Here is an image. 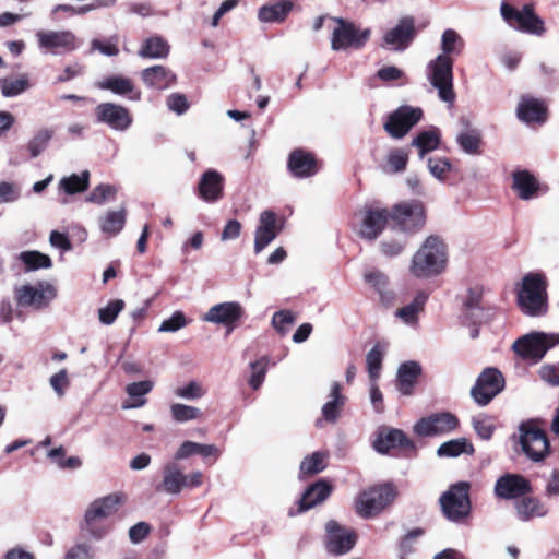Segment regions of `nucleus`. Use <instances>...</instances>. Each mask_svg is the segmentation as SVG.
<instances>
[{
	"label": "nucleus",
	"mask_w": 559,
	"mask_h": 559,
	"mask_svg": "<svg viewBox=\"0 0 559 559\" xmlns=\"http://www.w3.org/2000/svg\"><path fill=\"white\" fill-rule=\"evenodd\" d=\"M547 280L543 273H527L516 290L520 310L530 317H542L548 311Z\"/></svg>",
	"instance_id": "obj_1"
},
{
	"label": "nucleus",
	"mask_w": 559,
	"mask_h": 559,
	"mask_svg": "<svg viewBox=\"0 0 559 559\" xmlns=\"http://www.w3.org/2000/svg\"><path fill=\"white\" fill-rule=\"evenodd\" d=\"M445 266V243L438 236H429L413 255L409 271L417 278H427L439 275Z\"/></svg>",
	"instance_id": "obj_2"
},
{
	"label": "nucleus",
	"mask_w": 559,
	"mask_h": 559,
	"mask_svg": "<svg viewBox=\"0 0 559 559\" xmlns=\"http://www.w3.org/2000/svg\"><path fill=\"white\" fill-rule=\"evenodd\" d=\"M126 500L124 493L115 492L93 501L85 512L82 530L96 539L103 538L107 531L100 522L115 514Z\"/></svg>",
	"instance_id": "obj_3"
},
{
	"label": "nucleus",
	"mask_w": 559,
	"mask_h": 559,
	"mask_svg": "<svg viewBox=\"0 0 559 559\" xmlns=\"http://www.w3.org/2000/svg\"><path fill=\"white\" fill-rule=\"evenodd\" d=\"M395 497L396 491L392 484L369 487L358 495L355 506L356 513L365 519L376 516L391 504Z\"/></svg>",
	"instance_id": "obj_4"
},
{
	"label": "nucleus",
	"mask_w": 559,
	"mask_h": 559,
	"mask_svg": "<svg viewBox=\"0 0 559 559\" xmlns=\"http://www.w3.org/2000/svg\"><path fill=\"white\" fill-rule=\"evenodd\" d=\"M393 227L406 233L415 234L426 223V210L419 200L402 201L390 209Z\"/></svg>",
	"instance_id": "obj_5"
},
{
	"label": "nucleus",
	"mask_w": 559,
	"mask_h": 559,
	"mask_svg": "<svg viewBox=\"0 0 559 559\" xmlns=\"http://www.w3.org/2000/svg\"><path fill=\"white\" fill-rule=\"evenodd\" d=\"M520 444L525 455L533 462L544 461L550 453V442L537 420H527L520 425Z\"/></svg>",
	"instance_id": "obj_6"
},
{
	"label": "nucleus",
	"mask_w": 559,
	"mask_h": 559,
	"mask_svg": "<svg viewBox=\"0 0 559 559\" xmlns=\"http://www.w3.org/2000/svg\"><path fill=\"white\" fill-rule=\"evenodd\" d=\"M336 26L331 38V48L335 51L361 49L370 38V29H361L354 22L343 17H333Z\"/></svg>",
	"instance_id": "obj_7"
},
{
	"label": "nucleus",
	"mask_w": 559,
	"mask_h": 559,
	"mask_svg": "<svg viewBox=\"0 0 559 559\" xmlns=\"http://www.w3.org/2000/svg\"><path fill=\"white\" fill-rule=\"evenodd\" d=\"M469 483L460 481L450 486L449 490L442 493L440 504L448 520L459 522L469 514Z\"/></svg>",
	"instance_id": "obj_8"
},
{
	"label": "nucleus",
	"mask_w": 559,
	"mask_h": 559,
	"mask_svg": "<svg viewBox=\"0 0 559 559\" xmlns=\"http://www.w3.org/2000/svg\"><path fill=\"white\" fill-rule=\"evenodd\" d=\"M501 15L511 26L523 33L543 35L545 33L544 21L535 13L533 4H525L518 10L507 2L501 3Z\"/></svg>",
	"instance_id": "obj_9"
},
{
	"label": "nucleus",
	"mask_w": 559,
	"mask_h": 559,
	"mask_svg": "<svg viewBox=\"0 0 559 559\" xmlns=\"http://www.w3.org/2000/svg\"><path fill=\"white\" fill-rule=\"evenodd\" d=\"M557 344H559V334L535 332L518 338L512 348L521 358L537 362Z\"/></svg>",
	"instance_id": "obj_10"
},
{
	"label": "nucleus",
	"mask_w": 559,
	"mask_h": 559,
	"mask_svg": "<svg viewBox=\"0 0 559 559\" xmlns=\"http://www.w3.org/2000/svg\"><path fill=\"white\" fill-rule=\"evenodd\" d=\"M504 385L506 381L501 371L497 368L488 367L478 376L471 390V395L478 405L485 406L504 389Z\"/></svg>",
	"instance_id": "obj_11"
},
{
	"label": "nucleus",
	"mask_w": 559,
	"mask_h": 559,
	"mask_svg": "<svg viewBox=\"0 0 559 559\" xmlns=\"http://www.w3.org/2000/svg\"><path fill=\"white\" fill-rule=\"evenodd\" d=\"M423 116L421 108L403 105L388 116L383 128L391 138L402 139L421 120Z\"/></svg>",
	"instance_id": "obj_12"
},
{
	"label": "nucleus",
	"mask_w": 559,
	"mask_h": 559,
	"mask_svg": "<svg viewBox=\"0 0 559 559\" xmlns=\"http://www.w3.org/2000/svg\"><path fill=\"white\" fill-rule=\"evenodd\" d=\"M324 546L332 556H342L350 551L357 543L358 535L353 528L342 526L331 520L325 525Z\"/></svg>",
	"instance_id": "obj_13"
},
{
	"label": "nucleus",
	"mask_w": 559,
	"mask_h": 559,
	"mask_svg": "<svg viewBox=\"0 0 559 559\" xmlns=\"http://www.w3.org/2000/svg\"><path fill=\"white\" fill-rule=\"evenodd\" d=\"M430 82L438 90L439 97L447 103H453L455 93L453 91V61L447 55H439L430 64Z\"/></svg>",
	"instance_id": "obj_14"
},
{
	"label": "nucleus",
	"mask_w": 559,
	"mask_h": 559,
	"mask_svg": "<svg viewBox=\"0 0 559 559\" xmlns=\"http://www.w3.org/2000/svg\"><path fill=\"white\" fill-rule=\"evenodd\" d=\"M460 425L459 418L449 413H436L420 418L414 425V432L420 437L445 435L454 431Z\"/></svg>",
	"instance_id": "obj_15"
},
{
	"label": "nucleus",
	"mask_w": 559,
	"mask_h": 559,
	"mask_svg": "<svg viewBox=\"0 0 559 559\" xmlns=\"http://www.w3.org/2000/svg\"><path fill=\"white\" fill-rule=\"evenodd\" d=\"M283 228L284 221L280 219L274 211H263L254 234V252H261L282 233Z\"/></svg>",
	"instance_id": "obj_16"
},
{
	"label": "nucleus",
	"mask_w": 559,
	"mask_h": 559,
	"mask_svg": "<svg viewBox=\"0 0 559 559\" xmlns=\"http://www.w3.org/2000/svg\"><path fill=\"white\" fill-rule=\"evenodd\" d=\"M374 449L382 454L390 453L391 450L400 449L404 452L415 455L417 450L413 440L406 433L396 428L382 429L373 442Z\"/></svg>",
	"instance_id": "obj_17"
},
{
	"label": "nucleus",
	"mask_w": 559,
	"mask_h": 559,
	"mask_svg": "<svg viewBox=\"0 0 559 559\" xmlns=\"http://www.w3.org/2000/svg\"><path fill=\"white\" fill-rule=\"evenodd\" d=\"M531 481L520 474L507 473L500 476L495 485V495L504 500L520 499L532 493Z\"/></svg>",
	"instance_id": "obj_18"
},
{
	"label": "nucleus",
	"mask_w": 559,
	"mask_h": 559,
	"mask_svg": "<svg viewBox=\"0 0 559 559\" xmlns=\"http://www.w3.org/2000/svg\"><path fill=\"white\" fill-rule=\"evenodd\" d=\"M390 221V209L379 206L366 207L359 229L360 237L369 241L376 240Z\"/></svg>",
	"instance_id": "obj_19"
},
{
	"label": "nucleus",
	"mask_w": 559,
	"mask_h": 559,
	"mask_svg": "<svg viewBox=\"0 0 559 559\" xmlns=\"http://www.w3.org/2000/svg\"><path fill=\"white\" fill-rule=\"evenodd\" d=\"M320 162L317 156L304 148L293 150L287 158V169L295 178H309L320 170Z\"/></svg>",
	"instance_id": "obj_20"
},
{
	"label": "nucleus",
	"mask_w": 559,
	"mask_h": 559,
	"mask_svg": "<svg viewBox=\"0 0 559 559\" xmlns=\"http://www.w3.org/2000/svg\"><path fill=\"white\" fill-rule=\"evenodd\" d=\"M98 122L108 124L111 129L118 131L127 130L132 123L130 111L114 103H102L95 108Z\"/></svg>",
	"instance_id": "obj_21"
},
{
	"label": "nucleus",
	"mask_w": 559,
	"mask_h": 559,
	"mask_svg": "<svg viewBox=\"0 0 559 559\" xmlns=\"http://www.w3.org/2000/svg\"><path fill=\"white\" fill-rule=\"evenodd\" d=\"M243 313V308L239 302L227 301L211 307L205 313L203 320L223 324L228 328V333H230L240 321Z\"/></svg>",
	"instance_id": "obj_22"
},
{
	"label": "nucleus",
	"mask_w": 559,
	"mask_h": 559,
	"mask_svg": "<svg viewBox=\"0 0 559 559\" xmlns=\"http://www.w3.org/2000/svg\"><path fill=\"white\" fill-rule=\"evenodd\" d=\"M516 117L526 124H543L548 119V107L543 99L523 95L516 107Z\"/></svg>",
	"instance_id": "obj_23"
},
{
	"label": "nucleus",
	"mask_w": 559,
	"mask_h": 559,
	"mask_svg": "<svg viewBox=\"0 0 559 559\" xmlns=\"http://www.w3.org/2000/svg\"><path fill=\"white\" fill-rule=\"evenodd\" d=\"M333 491V486L325 479L317 480L311 484L302 493L298 501L297 509H290L288 514L290 516L304 513L317 504L326 500Z\"/></svg>",
	"instance_id": "obj_24"
},
{
	"label": "nucleus",
	"mask_w": 559,
	"mask_h": 559,
	"mask_svg": "<svg viewBox=\"0 0 559 559\" xmlns=\"http://www.w3.org/2000/svg\"><path fill=\"white\" fill-rule=\"evenodd\" d=\"M199 197L205 202L218 201L224 193V177L216 170H206L198 185Z\"/></svg>",
	"instance_id": "obj_25"
},
{
	"label": "nucleus",
	"mask_w": 559,
	"mask_h": 559,
	"mask_svg": "<svg viewBox=\"0 0 559 559\" xmlns=\"http://www.w3.org/2000/svg\"><path fill=\"white\" fill-rule=\"evenodd\" d=\"M416 28L414 19L406 16L384 35V41L396 49H405L415 38Z\"/></svg>",
	"instance_id": "obj_26"
},
{
	"label": "nucleus",
	"mask_w": 559,
	"mask_h": 559,
	"mask_svg": "<svg viewBox=\"0 0 559 559\" xmlns=\"http://www.w3.org/2000/svg\"><path fill=\"white\" fill-rule=\"evenodd\" d=\"M512 179V189L521 200L536 198L543 190L538 179L526 169L513 171Z\"/></svg>",
	"instance_id": "obj_27"
},
{
	"label": "nucleus",
	"mask_w": 559,
	"mask_h": 559,
	"mask_svg": "<svg viewBox=\"0 0 559 559\" xmlns=\"http://www.w3.org/2000/svg\"><path fill=\"white\" fill-rule=\"evenodd\" d=\"M39 46L58 53L59 50L72 51L75 49V36L69 31L39 32L37 34Z\"/></svg>",
	"instance_id": "obj_28"
},
{
	"label": "nucleus",
	"mask_w": 559,
	"mask_h": 559,
	"mask_svg": "<svg viewBox=\"0 0 559 559\" xmlns=\"http://www.w3.org/2000/svg\"><path fill=\"white\" fill-rule=\"evenodd\" d=\"M421 374V367L417 361H406L399 367L396 388L403 395H412L414 386Z\"/></svg>",
	"instance_id": "obj_29"
},
{
	"label": "nucleus",
	"mask_w": 559,
	"mask_h": 559,
	"mask_svg": "<svg viewBox=\"0 0 559 559\" xmlns=\"http://www.w3.org/2000/svg\"><path fill=\"white\" fill-rule=\"evenodd\" d=\"M141 79L148 87L165 90L175 83L176 75L164 66H153L141 72Z\"/></svg>",
	"instance_id": "obj_30"
},
{
	"label": "nucleus",
	"mask_w": 559,
	"mask_h": 559,
	"mask_svg": "<svg viewBox=\"0 0 559 559\" xmlns=\"http://www.w3.org/2000/svg\"><path fill=\"white\" fill-rule=\"evenodd\" d=\"M183 474L175 463H168L163 468V480L156 486V491L178 495L183 489Z\"/></svg>",
	"instance_id": "obj_31"
},
{
	"label": "nucleus",
	"mask_w": 559,
	"mask_h": 559,
	"mask_svg": "<svg viewBox=\"0 0 559 559\" xmlns=\"http://www.w3.org/2000/svg\"><path fill=\"white\" fill-rule=\"evenodd\" d=\"M290 0H280L272 4H264L259 9L258 17L264 23H282L293 10Z\"/></svg>",
	"instance_id": "obj_32"
},
{
	"label": "nucleus",
	"mask_w": 559,
	"mask_h": 559,
	"mask_svg": "<svg viewBox=\"0 0 559 559\" xmlns=\"http://www.w3.org/2000/svg\"><path fill=\"white\" fill-rule=\"evenodd\" d=\"M102 87L118 95H128L131 100L141 99V92L135 90L133 82L129 78L120 75L109 76L103 82Z\"/></svg>",
	"instance_id": "obj_33"
},
{
	"label": "nucleus",
	"mask_w": 559,
	"mask_h": 559,
	"mask_svg": "<svg viewBox=\"0 0 559 559\" xmlns=\"http://www.w3.org/2000/svg\"><path fill=\"white\" fill-rule=\"evenodd\" d=\"M518 515L523 521H530L533 518L544 516L547 514V509L544 503L535 497L526 495L521 497L515 503Z\"/></svg>",
	"instance_id": "obj_34"
},
{
	"label": "nucleus",
	"mask_w": 559,
	"mask_h": 559,
	"mask_svg": "<svg viewBox=\"0 0 559 559\" xmlns=\"http://www.w3.org/2000/svg\"><path fill=\"white\" fill-rule=\"evenodd\" d=\"M483 289L480 287H472L467 292V297L464 301V313L475 316V311L480 312V316L475 319L477 322H489L491 314L489 310H486L483 305Z\"/></svg>",
	"instance_id": "obj_35"
},
{
	"label": "nucleus",
	"mask_w": 559,
	"mask_h": 559,
	"mask_svg": "<svg viewBox=\"0 0 559 559\" xmlns=\"http://www.w3.org/2000/svg\"><path fill=\"white\" fill-rule=\"evenodd\" d=\"M170 46L162 36H152L143 41L139 56L145 59H162L169 55Z\"/></svg>",
	"instance_id": "obj_36"
},
{
	"label": "nucleus",
	"mask_w": 559,
	"mask_h": 559,
	"mask_svg": "<svg viewBox=\"0 0 559 559\" xmlns=\"http://www.w3.org/2000/svg\"><path fill=\"white\" fill-rule=\"evenodd\" d=\"M474 452L473 443L466 438H457L443 442L437 450V454L440 457H456L463 453L472 455Z\"/></svg>",
	"instance_id": "obj_37"
},
{
	"label": "nucleus",
	"mask_w": 559,
	"mask_h": 559,
	"mask_svg": "<svg viewBox=\"0 0 559 559\" xmlns=\"http://www.w3.org/2000/svg\"><path fill=\"white\" fill-rule=\"evenodd\" d=\"M365 282L370 285L380 295L381 300L390 304L393 299V294L388 289L389 277L379 270H370L364 275Z\"/></svg>",
	"instance_id": "obj_38"
},
{
	"label": "nucleus",
	"mask_w": 559,
	"mask_h": 559,
	"mask_svg": "<svg viewBox=\"0 0 559 559\" xmlns=\"http://www.w3.org/2000/svg\"><path fill=\"white\" fill-rule=\"evenodd\" d=\"M440 132L438 129H431L419 132L412 141V145L418 148V154L423 158L426 154L437 150L440 145Z\"/></svg>",
	"instance_id": "obj_39"
},
{
	"label": "nucleus",
	"mask_w": 559,
	"mask_h": 559,
	"mask_svg": "<svg viewBox=\"0 0 559 559\" xmlns=\"http://www.w3.org/2000/svg\"><path fill=\"white\" fill-rule=\"evenodd\" d=\"M15 299L19 306L41 308L45 304V294L31 285H23L15 289Z\"/></svg>",
	"instance_id": "obj_40"
},
{
	"label": "nucleus",
	"mask_w": 559,
	"mask_h": 559,
	"mask_svg": "<svg viewBox=\"0 0 559 559\" xmlns=\"http://www.w3.org/2000/svg\"><path fill=\"white\" fill-rule=\"evenodd\" d=\"M427 298L428 297L424 292H419L411 304L396 310V317H399L406 324L417 323L418 313L424 310Z\"/></svg>",
	"instance_id": "obj_41"
},
{
	"label": "nucleus",
	"mask_w": 559,
	"mask_h": 559,
	"mask_svg": "<svg viewBox=\"0 0 559 559\" xmlns=\"http://www.w3.org/2000/svg\"><path fill=\"white\" fill-rule=\"evenodd\" d=\"M199 454L203 457L218 456V449L214 444H201L193 441H185L175 454L176 460H183L190 455Z\"/></svg>",
	"instance_id": "obj_42"
},
{
	"label": "nucleus",
	"mask_w": 559,
	"mask_h": 559,
	"mask_svg": "<svg viewBox=\"0 0 559 559\" xmlns=\"http://www.w3.org/2000/svg\"><path fill=\"white\" fill-rule=\"evenodd\" d=\"M127 212L124 209L119 211H108L103 217L99 218V226L103 233L116 236L119 234L126 224Z\"/></svg>",
	"instance_id": "obj_43"
},
{
	"label": "nucleus",
	"mask_w": 559,
	"mask_h": 559,
	"mask_svg": "<svg viewBox=\"0 0 559 559\" xmlns=\"http://www.w3.org/2000/svg\"><path fill=\"white\" fill-rule=\"evenodd\" d=\"M460 147L467 154L479 155L481 153V134L477 129H469L461 132L456 139Z\"/></svg>",
	"instance_id": "obj_44"
},
{
	"label": "nucleus",
	"mask_w": 559,
	"mask_h": 559,
	"mask_svg": "<svg viewBox=\"0 0 559 559\" xmlns=\"http://www.w3.org/2000/svg\"><path fill=\"white\" fill-rule=\"evenodd\" d=\"M90 185V173L83 171L81 175L73 174L60 180L59 187L67 194L73 195L87 190Z\"/></svg>",
	"instance_id": "obj_45"
},
{
	"label": "nucleus",
	"mask_w": 559,
	"mask_h": 559,
	"mask_svg": "<svg viewBox=\"0 0 559 559\" xmlns=\"http://www.w3.org/2000/svg\"><path fill=\"white\" fill-rule=\"evenodd\" d=\"M19 259L24 263L26 272L49 269L52 265L50 257L39 251H23Z\"/></svg>",
	"instance_id": "obj_46"
},
{
	"label": "nucleus",
	"mask_w": 559,
	"mask_h": 559,
	"mask_svg": "<svg viewBox=\"0 0 559 559\" xmlns=\"http://www.w3.org/2000/svg\"><path fill=\"white\" fill-rule=\"evenodd\" d=\"M407 164L408 152L405 148L395 147L388 153L384 170L392 174L402 173Z\"/></svg>",
	"instance_id": "obj_47"
},
{
	"label": "nucleus",
	"mask_w": 559,
	"mask_h": 559,
	"mask_svg": "<svg viewBox=\"0 0 559 559\" xmlns=\"http://www.w3.org/2000/svg\"><path fill=\"white\" fill-rule=\"evenodd\" d=\"M384 352L380 344H376L366 355V365L371 381L380 377Z\"/></svg>",
	"instance_id": "obj_48"
},
{
	"label": "nucleus",
	"mask_w": 559,
	"mask_h": 559,
	"mask_svg": "<svg viewBox=\"0 0 559 559\" xmlns=\"http://www.w3.org/2000/svg\"><path fill=\"white\" fill-rule=\"evenodd\" d=\"M325 467V454L313 452L301 461L299 471L302 476H312L324 471Z\"/></svg>",
	"instance_id": "obj_49"
},
{
	"label": "nucleus",
	"mask_w": 559,
	"mask_h": 559,
	"mask_svg": "<svg viewBox=\"0 0 559 559\" xmlns=\"http://www.w3.org/2000/svg\"><path fill=\"white\" fill-rule=\"evenodd\" d=\"M267 365H269L267 356H263L260 359L250 364L251 376L249 378L248 383L251 386V389L258 390L262 385V383L265 379Z\"/></svg>",
	"instance_id": "obj_50"
},
{
	"label": "nucleus",
	"mask_w": 559,
	"mask_h": 559,
	"mask_svg": "<svg viewBox=\"0 0 559 559\" xmlns=\"http://www.w3.org/2000/svg\"><path fill=\"white\" fill-rule=\"evenodd\" d=\"M117 188L114 185L100 183L96 186L90 195L87 201L94 204H104L106 201L114 200L117 195Z\"/></svg>",
	"instance_id": "obj_51"
},
{
	"label": "nucleus",
	"mask_w": 559,
	"mask_h": 559,
	"mask_svg": "<svg viewBox=\"0 0 559 559\" xmlns=\"http://www.w3.org/2000/svg\"><path fill=\"white\" fill-rule=\"evenodd\" d=\"M170 413L174 420L183 423L192 419L200 418L202 413L194 406L185 405L181 403H175L170 406Z\"/></svg>",
	"instance_id": "obj_52"
},
{
	"label": "nucleus",
	"mask_w": 559,
	"mask_h": 559,
	"mask_svg": "<svg viewBox=\"0 0 559 559\" xmlns=\"http://www.w3.org/2000/svg\"><path fill=\"white\" fill-rule=\"evenodd\" d=\"M52 138V131L48 129L39 130L34 138L28 142L27 150L32 157H37L47 147Z\"/></svg>",
	"instance_id": "obj_53"
},
{
	"label": "nucleus",
	"mask_w": 559,
	"mask_h": 559,
	"mask_svg": "<svg viewBox=\"0 0 559 559\" xmlns=\"http://www.w3.org/2000/svg\"><path fill=\"white\" fill-rule=\"evenodd\" d=\"M124 308V301L121 299H114L108 305L98 310V318L103 324H112L118 317L119 312Z\"/></svg>",
	"instance_id": "obj_54"
},
{
	"label": "nucleus",
	"mask_w": 559,
	"mask_h": 559,
	"mask_svg": "<svg viewBox=\"0 0 559 559\" xmlns=\"http://www.w3.org/2000/svg\"><path fill=\"white\" fill-rule=\"evenodd\" d=\"M28 87V81L26 79H3L0 80L1 93L5 97H13Z\"/></svg>",
	"instance_id": "obj_55"
},
{
	"label": "nucleus",
	"mask_w": 559,
	"mask_h": 559,
	"mask_svg": "<svg viewBox=\"0 0 559 559\" xmlns=\"http://www.w3.org/2000/svg\"><path fill=\"white\" fill-rule=\"evenodd\" d=\"M428 168L436 178L439 180H445L452 165L445 157H430L428 159Z\"/></svg>",
	"instance_id": "obj_56"
},
{
	"label": "nucleus",
	"mask_w": 559,
	"mask_h": 559,
	"mask_svg": "<svg viewBox=\"0 0 559 559\" xmlns=\"http://www.w3.org/2000/svg\"><path fill=\"white\" fill-rule=\"evenodd\" d=\"M406 243L405 239H385L380 242V251L386 258H394L404 251Z\"/></svg>",
	"instance_id": "obj_57"
},
{
	"label": "nucleus",
	"mask_w": 559,
	"mask_h": 559,
	"mask_svg": "<svg viewBox=\"0 0 559 559\" xmlns=\"http://www.w3.org/2000/svg\"><path fill=\"white\" fill-rule=\"evenodd\" d=\"M188 323L186 316L181 311H176L173 316L164 320L158 329L159 332H176Z\"/></svg>",
	"instance_id": "obj_58"
},
{
	"label": "nucleus",
	"mask_w": 559,
	"mask_h": 559,
	"mask_svg": "<svg viewBox=\"0 0 559 559\" xmlns=\"http://www.w3.org/2000/svg\"><path fill=\"white\" fill-rule=\"evenodd\" d=\"M63 559H94V549L86 543H78L67 551Z\"/></svg>",
	"instance_id": "obj_59"
},
{
	"label": "nucleus",
	"mask_w": 559,
	"mask_h": 559,
	"mask_svg": "<svg viewBox=\"0 0 559 559\" xmlns=\"http://www.w3.org/2000/svg\"><path fill=\"white\" fill-rule=\"evenodd\" d=\"M294 322L295 316L289 310L277 311L272 318V324L281 335L286 333V325L293 324Z\"/></svg>",
	"instance_id": "obj_60"
},
{
	"label": "nucleus",
	"mask_w": 559,
	"mask_h": 559,
	"mask_svg": "<svg viewBox=\"0 0 559 559\" xmlns=\"http://www.w3.org/2000/svg\"><path fill=\"white\" fill-rule=\"evenodd\" d=\"M175 394L182 399L195 400L204 395V390L198 382L190 381L186 386L177 388Z\"/></svg>",
	"instance_id": "obj_61"
},
{
	"label": "nucleus",
	"mask_w": 559,
	"mask_h": 559,
	"mask_svg": "<svg viewBox=\"0 0 559 559\" xmlns=\"http://www.w3.org/2000/svg\"><path fill=\"white\" fill-rule=\"evenodd\" d=\"M153 389V382L150 380L133 382L127 385L126 392L132 399L142 397Z\"/></svg>",
	"instance_id": "obj_62"
},
{
	"label": "nucleus",
	"mask_w": 559,
	"mask_h": 559,
	"mask_svg": "<svg viewBox=\"0 0 559 559\" xmlns=\"http://www.w3.org/2000/svg\"><path fill=\"white\" fill-rule=\"evenodd\" d=\"M167 106L170 110L178 115L183 114L188 108L189 104L185 95L173 93L167 98Z\"/></svg>",
	"instance_id": "obj_63"
},
{
	"label": "nucleus",
	"mask_w": 559,
	"mask_h": 559,
	"mask_svg": "<svg viewBox=\"0 0 559 559\" xmlns=\"http://www.w3.org/2000/svg\"><path fill=\"white\" fill-rule=\"evenodd\" d=\"M539 376L542 380L549 383L550 385H559V364L543 366L539 369Z\"/></svg>",
	"instance_id": "obj_64"
}]
</instances>
